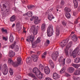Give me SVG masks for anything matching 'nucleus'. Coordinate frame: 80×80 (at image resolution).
<instances>
[{
    "label": "nucleus",
    "instance_id": "e433bc0d",
    "mask_svg": "<svg viewBox=\"0 0 80 80\" xmlns=\"http://www.w3.org/2000/svg\"><path fill=\"white\" fill-rule=\"evenodd\" d=\"M9 72L10 75H13V71L12 69L10 68Z\"/></svg>",
    "mask_w": 80,
    "mask_h": 80
},
{
    "label": "nucleus",
    "instance_id": "cd10ccee",
    "mask_svg": "<svg viewBox=\"0 0 80 80\" xmlns=\"http://www.w3.org/2000/svg\"><path fill=\"white\" fill-rule=\"evenodd\" d=\"M1 30L2 33H6H6H7L8 30L6 29H4V28H2L1 29Z\"/></svg>",
    "mask_w": 80,
    "mask_h": 80
},
{
    "label": "nucleus",
    "instance_id": "c85d7f7f",
    "mask_svg": "<svg viewBox=\"0 0 80 80\" xmlns=\"http://www.w3.org/2000/svg\"><path fill=\"white\" fill-rule=\"evenodd\" d=\"M64 53L66 56H68L69 54H68V49L65 48L64 49Z\"/></svg>",
    "mask_w": 80,
    "mask_h": 80
},
{
    "label": "nucleus",
    "instance_id": "c756f323",
    "mask_svg": "<svg viewBox=\"0 0 80 80\" xmlns=\"http://www.w3.org/2000/svg\"><path fill=\"white\" fill-rule=\"evenodd\" d=\"M65 16L67 18H70L71 17L70 14L69 12H66Z\"/></svg>",
    "mask_w": 80,
    "mask_h": 80
},
{
    "label": "nucleus",
    "instance_id": "ddd939ff",
    "mask_svg": "<svg viewBox=\"0 0 80 80\" xmlns=\"http://www.w3.org/2000/svg\"><path fill=\"white\" fill-rule=\"evenodd\" d=\"M8 55L10 57H13L15 55V53L13 51H10L9 52V54Z\"/></svg>",
    "mask_w": 80,
    "mask_h": 80
},
{
    "label": "nucleus",
    "instance_id": "1a4fd4ad",
    "mask_svg": "<svg viewBox=\"0 0 80 80\" xmlns=\"http://www.w3.org/2000/svg\"><path fill=\"white\" fill-rule=\"evenodd\" d=\"M68 42V40H66L62 41V42L60 43V45L61 47H64L65 46V45Z\"/></svg>",
    "mask_w": 80,
    "mask_h": 80
},
{
    "label": "nucleus",
    "instance_id": "864d4df0",
    "mask_svg": "<svg viewBox=\"0 0 80 80\" xmlns=\"http://www.w3.org/2000/svg\"><path fill=\"white\" fill-rule=\"evenodd\" d=\"M80 18H78L76 19V20H75L74 21V23L75 24H77V23H78V20Z\"/></svg>",
    "mask_w": 80,
    "mask_h": 80
},
{
    "label": "nucleus",
    "instance_id": "49530a36",
    "mask_svg": "<svg viewBox=\"0 0 80 80\" xmlns=\"http://www.w3.org/2000/svg\"><path fill=\"white\" fill-rule=\"evenodd\" d=\"M21 76H18L16 78V80H20Z\"/></svg>",
    "mask_w": 80,
    "mask_h": 80
},
{
    "label": "nucleus",
    "instance_id": "72a5a7b5",
    "mask_svg": "<svg viewBox=\"0 0 80 80\" xmlns=\"http://www.w3.org/2000/svg\"><path fill=\"white\" fill-rule=\"evenodd\" d=\"M39 68L40 70H43L44 68V67L43 65L40 64L39 66Z\"/></svg>",
    "mask_w": 80,
    "mask_h": 80
},
{
    "label": "nucleus",
    "instance_id": "a19ab883",
    "mask_svg": "<svg viewBox=\"0 0 80 80\" xmlns=\"http://www.w3.org/2000/svg\"><path fill=\"white\" fill-rule=\"evenodd\" d=\"M72 66L76 68H78V65L77 64H72Z\"/></svg>",
    "mask_w": 80,
    "mask_h": 80
},
{
    "label": "nucleus",
    "instance_id": "c03bdc74",
    "mask_svg": "<svg viewBox=\"0 0 80 80\" xmlns=\"http://www.w3.org/2000/svg\"><path fill=\"white\" fill-rule=\"evenodd\" d=\"M72 78L74 80H80V78L79 77L76 78L75 76H73L72 77Z\"/></svg>",
    "mask_w": 80,
    "mask_h": 80
},
{
    "label": "nucleus",
    "instance_id": "774afa93",
    "mask_svg": "<svg viewBox=\"0 0 80 80\" xmlns=\"http://www.w3.org/2000/svg\"><path fill=\"white\" fill-rule=\"evenodd\" d=\"M78 10L79 11V12H80V6H79L78 8Z\"/></svg>",
    "mask_w": 80,
    "mask_h": 80
},
{
    "label": "nucleus",
    "instance_id": "b1692460",
    "mask_svg": "<svg viewBox=\"0 0 80 80\" xmlns=\"http://www.w3.org/2000/svg\"><path fill=\"white\" fill-rule=\"evenodd\" d=\"M9 41L10 42H13V37L12 33H10V34L9 37Z\"/></svg>",
    "mask_w": 80,
    "mask_h": 80
},
{
    "label": "nucleus",
    "instance_id": "0e129e2a",
    "mask_svg": "<svg viewBox=\"0 0 80 80\" xmlns=\"http://www.w3.org/2000/svg\"><path fill=\"white\" fill-rule=\"evenodd\" d=\"M46 42V43H47V44H50V40H49L47 39V41Z\"/></svg>",
    "mask_w": 80,
    "mask_h": 80
},
{
    "label": "nucleus",
    "instance_id": "79ce46f5",
    "mask_svg": "<svg viewBox=\"0 0 80 80\" xmlns=\"http://www.w3.org/2000/svg\"><path fill=\"white\" fill-rule=\"evenodd\" d=\"M19 50V47H18V46H16L14 48V50L16 51V52H17V51H18V50Z\"/></svg>",
    "mask_w": 80,
    "mask_h": 80
},
{
    "label": "nucleus",
    "instance_id": "a211bd4d",
    "mask_svg": "<svg viewBox=\"0 0 80 80\" xmlns=\"http://www.w3.org/2000/svg\"><path fill=\"white\" fill-rule=\"evenodd\" d=\"M72 41H70L66 47V48L69 50V49L72 47Z\"/></svg>",
    "mask_w": 80,
    "mask_h": 80
},
{
    "label": "nucleus",
    "instance_id": "412c9836",
    "mask_svg": "<svg viewBox=\"0 0 80 80\" xmlns=\"http://www.w3.org/2000/svg\"><path fill=\"white\" fill-rule=\"evenodd\" d=\"M17 18H16V16L15 15H12L10 18V22H15Z\"/></svg>",
    "mask_w": 80,
    "mask_h": 80
},
{
    "label": "nucleus",
    "instance_id": "4468645a",
    "mask_svg": "<svg viewBox=\"0 0 80 80\" xmlns=\"http://www.w3.org/2000/svg\"><path fill=\"white\" fill-rule=\"evenodd\" d=\"M55 18L53 16V15H52V13L51 12H50L48 14V18L49 20H50V21H51L52 19H53V18Z\"/></svg>",
    "mask_w": 80,
    "mask_h": 80
},
{
    "label": "nucleus",
    "instance_id": "a878e982",
    "mask_svg": "<svg viewBox=\"0 0 80 80\" xmlns=\"http://www.w3.org/2000/svg\"><path fill=\"white\" fill-rule=\"evenodd\" d=\"M79 49H80V47L78 46L73 52H75L76 53H77L79 52Z\"/></svg>",
    "mask_w": 80,
    "mask_h": 80
},
{
    "label": "nucleus",
    "instance_id": "423d86ee",
    "mask_svg": "<svg viewBox=\"0 0 80 80\" xmlns=\"http://www.w3.org/2000/svg\"><path fill=\"white\" fill-rule=\"evenodd\" d=\"M31 29L32 30V33L34 35H37L38 33V30L35 29V26H33L31 27Z\"/></svg>",
    "mask_w": 80,
    "mask_h": 80
},
{
    "label": "nucleus",
    "instance_id": "aec40b11",
    "mask_svg": "<svg viewBox=\"0 0 80 80\" xmlns=\"http://www.w3.org/2000/svg\"><path fill=\"white\" fill-rule=\"evenodd\" d=\"M28 75H29V76H30L32 78H33V79L32 80H37V78L35 76V74L32 73H29L28 74Z\"/></svg>",
    "mask_w": 80,
    "mask_h": 80
},
{
    "label": "nucleus",
    "instance_id": "473e14b6",
    "mask_svg": "<svg viewBox=\"0 0 80 80\" xmlns=\"http://www.w3.org/2000/svg\"><path fill=\"white\" fill-rule=\"evenodd\" d=\"M27 13L28 14V17H32V12L29 11Z\"/></svg>",
    "mask_w": 80,
    "mask_h": 80
},
{
    "label": "nucleus",
    "instance_id": "4be33fe9",
    "mask_svg": "<svg viewBox=\"0 0 80 80\" xmlns=\"http://www.w3.org/2000/svg\"><path fill=\"white\" fill-rule=\"evenodd\" d=\"M74 75H80V68L76 70L74 72Z\"/></svg>",
    "mask_w": 80,
    "mask_h": 80
},
{
    "label": "nucleus",
    "instance_id": "4c0bfd02",
    "mask_svg": "<svg viewBox=\"0 0 80 80\" xmlns=\"http://www.w3.org/2000/svg\"><path fill=\"white\" fill-rule=\"evenodd\" d=\"M15 44H16V42H14V44H12V45L10 46V48H11L12 49H13L15 46Z\"/></svg>",
    "mask_w": 80,
    "mask_h": 80
},
{
    "label": "nucleus",
    "instance_id": "9b49d317",
    "mask_svg": "<svg viewBox=\"0 0 80 80\" xmlns=\"http://www.w3.org/2000/svg\"><path fill=\"white\" fill-rule=\"evenodd\" d=\"M31 57L34 62H37V60H38V55H33L31 56Z\"/></svg>",
    "mask_w": 80,
    "mask_h": 80
},
{
    "label": "nucleus",
    "instance_id": "69168bd1",
    "mask_svg": "<svg viewBox=\"0 0 80 80\" xmlns=\"http://www.w3.org/2000/svg\"><path fill=\"white\" fill-rule=\"evenodd\" d=\"M2 6H3V8L4 9L7 8V6L5 4H3Z\"/></svg>",
    "mask_w": 80,
    "mask_h": 80
},
{
    "label": "nucleus",
    "instance_id": "f3484780",
    "mask_svg": "<svg viewBox=\"0 0 80 80\" xmlns=\"http://www.w3.org/2000/svg\"><path fill=\"white\" fill-rule=\"evenodd\" d=\"M71 39L73 42H77L78 40V38L76 35L74 34L72 36H71Z\"/></svg>",
    "mask_w": 80,
    "mask_h": 80
},
{
    "label": "nucleus",
    "instance_id": "f03ea898",
    "mask_svg": "<svg viewBox=\"0 0 80 80\" xmlns=\"http://www.w3.org/2000/svg\"><path fill=\"white\" fill-rule=\"evenodd\" d=\"M47 32L48 33V36L49 37H51L53 33V27L52 25H50L48 28Z\"/></svg>",
    "mask_w": 80,
    "mask_h": 80
},
{
    "label": "nucleus",
    "instance_id": "39448f33",
    "mask_svg": "<svg viewBox=\"0 0 80 80\" xmlns=\"http://www.w3.org/2000/svg\"><path fill=\"white\" fill-rule=\"evenodd\" d=\"M8 62L9 64L12 65L14 67H17V65L16 64V62H13V60L11 58H9L8 61Z\"/></svg>",
    "mask_w": 80,
    "mask_h": 80
},
{
    "label": "nucleus",
    "instance_id": "6ab92c4d",
    "mask_svg": "<svg viewBox=\"0 0 80 80\" xmlns=\"http://www.w3.org/2000/svg\"><path fill=\"white\" fill-rule=\"evenodd\" d=\"M17 60L18 62H15V63L16 65H17V67H18V65L21 63V61L22 60L21 57H18L17 58Z\"/></svg>",
    "mask_w": 80,
    "mask_h": 80
},
{
    "label": "nucleus",
    "instance_id": "f257e3e1",
    "mask_svg": "<svg viewBox=\"0 0 80 80\" xmlns=\"http://www.w3.org/2000/svg\"><path fill=\"white\" fill-rule=\"evenodd\" d=\"M34 39L35 37H34V36H32V35L27 37L26 39V40L27 42L30 43V42H31L32 44V48H35L34 46H35V45H36L38 43L36 41L35 42H34L33 43V40H34Z\"/></svg>",
    "mask_w": 80,
    "mask_h": 80
},
{
    "label": "nucleus",
    "instance_id": "6e6d98bb",
    "mask_svg": "<svg viewBox=\"0 0 80 80\" xmlns=\"http://www.w3.org/2000/svg\"><path fill=\"white\" fill-rule=\"evenodd\" d=\"M74 8H77L78 7V3L74 4Z\"/></svg>",
    "mask_w": 80,
    "mask_h": 80
},
{
    "label": "nucleus",
    "instance_id": "c9c22d12",
    "mask_svg": "<svg viewBox=\"0 0 80 80\" xmlns=\"http://www.w3.org/2000/svg\"><path fill=\"white\" fill-rule=\"evenodd\" d=\"M40 21L38 20V19H36L34 21V23L35 24L37 25V24H38L40 22Z\"/></svg>",
    "mask_w": 80,
    "mask_h": 80
},
{
    "label": "nucleus",
    "instance_id": "e2e57ef3",
    "mask_svg": "<svg viewBox=\"0 0 80 80\" xmlns=\"http://www.w3.org/2000/svg\"><path fill=\"white\" fill-rule=\"evenodd\" d=\"M49 62L50 65L53 64V61H52L51 60H49Z\"/></svg>",
    "mask_w": 80,
    "mask_h": 80
},
{
    "label": "nucleus",
    "instance_id": "2f4dec72",
    "mask_svg": "<svg viewBox=\"0 0 80 80\" xmlns=\"http://www.w3.org/2000/svg\"><path fill=\"white\" fill-rule=\"evenodd\" d=\"M33 19L35 20H38V17L37 16H33L32 18L30 19L31 21H32L33 20Z\"/></svg>",
    "mask_w": 80,
    "mask_h": 80
},
{
    "label": "nucleus",
    "instance_id": "4d7b16f0",
    "mask_svg": "<svg viewBox=\"0 0 80 80\" xmlns=\"http://www.w3.org/2000/svg\"><path fill=\"white\" fill-rule=\"evenodd\" d=\"M51 67L52 68H54V67H55V66L54 65V63H53V64H50Z\"/></svg>",
    "mask_w": 80,
    "mask_h": 80
},
{
    "label": "nucleus",
    "instance_id": "58836bf2",
    "mask_svg": "<svg viewBox=\"0 0 80 80\" xmlns=\"http://www.w3.org/2000/svg\"><path fill=\"white\" fill-rule=\"evenodd\" d=\"M62 25L64 27H66L67 26V22H65V21H63L62 22Z\"/></svg>",
    "mask_w": 80,
    "mask_h": 80
},
{
    "label": "nucleus",
    "instance_id": "5fc2aeb1",
    "mask_svg": "<svg viewBox=\"0 0 80 80\" xmlns=\"http://www.w3.org/2000/svg\"><path fill=\"white\" fill-rule=\"evenodd\" d=\"M73 2L74 4L78 3V1L77 0H73Z\"/></svg>",
    "mask_w": 80,
    "mask_h": 80
},
{
    "label": "nucleus",
    "instance_id": "393cba45",
    "mask_svg": "<svg viewBox=\"0 0 80 80\" xmlns=\"http://www.w3.org/2000/svg\"><path fill=\"white\" fill-rule=\"evenodd\" d=\"M64 11L66 13H69L71 11V9L68 7H66L64 8Z\"/></svg>",
    "mask_w": 80,
    "mask_h": 80
},
{
    "label": "nucleus",
    "instance_id": "5701e85b",
    "mask_svg": "<svg viewBox=\"0 0 80 80\" xmlns=\"http://www.w3.org/2000/svg\"><path fill=\"white\" fill-rule=\"evenodd\" d=\"M46 25L45 24L42 23L41 25V30L42 32H44L45 30V26Z\"/></svg>",
    "mask_w": 80,
    "mask_h": 80
},
{
    "label": "nucleus",
    "instance_id": "bb28decb",
    "mask_svg": "<svg viewBox=\"0 0 80 80\" xmlns=\"http://www.w3.org/2000/svg\"><path fill=\"white\" fill-rule=\"evenodd\" d=\"M80 62V58L79 57L77 58L74 59V62L76 63H78Z\"/></svg>",
    "mask_w": 80,
    "mask_h": 80
},
{
    "label": "nucleus",
    "instance_id": "2eb2a0df",
    "mask_svg": "<svg viewBox=\"0 0 80 80\" xmlns=\"http://www.w3.org/2000/svg\"><path fill=\"white\" fill-rule=\"evenodd\" d=\"M32 71L35 74H38L40 71V70H39L37 68H33Z\"/></svg>",
    "mask_w": 80,
    "mask_h": 80
},
{
    "label": "nucleus",
    "instance_id": "f704fd0d",
    "mask_svg": "<svg viewBox=\"0 0 80 80\" xmlns=\"http://www.w3.org/2000/svg\"><path fill=\"white\" fill-rule=\"evenodd\" d=\"M56 37H58L60 34V31L58 29H56Z\"/></svg>",
    "mask_w": 80,
    "mask_h": 80
},
{
    "label": "nucleus",
    "instance_id": "3c124183",
    "mask_svg": "<svg viewBox=\"0 0 80 80\" xmlns=\"http://www.w3.org/2000/svg\"><path fill=\"white\" fill-rule=\"evenodd\" d=\"M77 15V11H73V16H75Z\"/></svg>",
    "mask_w": 80,
    "mask_h": 80
},
{
    "label": "nucleus",
    "instance_id": "de8ad7c7",
    "mask_svg": "<svg viewBox=\"0 0 80 80\" xmlns=\"http://www.w3.org/2000/svg\"><path fill=\"white\" fill-rule=\"evenodd\" d=\"M35 6L33 5H31L30 6H28V9H31L32 8H33V7H34Z\"/></svg>",
    "mask_w": 80,
    "mask_h": 80
},
{
    "label": "nucleus",
    "instance_id": "0eeeda50",
    "mask_svg": "<svg viewBox=\"0 0 80 80\" xmlns=\"http://www.w3.org/2000/svg\"><path fill=\"white\" fill-rule=\"evenodd\" d=\"M58 62L59 63H61L62 65H64L65 64V59H63V58L60 57L58 59Z\"/></svg>",
    "mask_w": 80,
    "mask_h": 80
},
{
    "label": "nucleus",
    "instance_id": "6e6552de",
    "mask_svg": "<svg viewBox=\"0 0 80 80\" xmlns=\"http://www.w3.org/2000/svg\"><path fill=\"white\" fill-rule=\"evenodd\" d=\"M52 77L54 80H57L58 78H60V75H59L57 73L55 72L53 74Z\"/></svg>",
    "mask_w": 80,
    "mask_h": 80
},
{
    "label": "nucleus",
    "instance_id": "f8f14e48",
    "mask_svg": "<svg viewBox=\"0 0 80 80\" xmlns=\"http://www.w3.org/2000/svg\"><path fill=\"white\" fill-rule=\"evenodd\" d=\"M43 74L40 71L38 73L36 74V75L38 77V78L41 79L43 78Z\"/></svg>",
    "mask_w": 80,
    "mask_h": 80
},
{
    "label": "nucleus",
    "instance_id": "680f3d73",
    "mask_svg": "<svg viewBox=\"0 0 80 80\" xmlns=\"http://www.w3.org/2000/svg\"><path fill=\"white\" fill-rule=\"evenodd\" d=\"M17 30L19 32V31H20V30H21V28L20 27H18L17 28Z\"/></svg>",
    "mask_w": 80,
    "mask_h": 80
},
{
    "label": "nucleus",
    "instance_id": "603ef678",
    "mask_svg": "<svg viewBox=\"0 0 80 80\" xmlns=\"http://www.w3.org/2000/svg\"><path fill=\"white\" fill-rule=\"evenodd\" d=\"M2 39L3 40L5 41H7V39H8V38L7 37L6 38L5 37H3Z\"/></svg>",
    "mask_w": 80,
    "mask_h": 80
},
{
    "label": "nucleus",
    "instance_id": "338daca9",
    "mask_svg": "<svg viewBox=\"0 0 80 80\" xmlns=\"http://www.w3.org/2000/svg\"><path fill=\"white\" fill-rule=\"evenodd\" d=\"M46 80H52V79L50 78L47 77L46 78Z\"/></svg>",
    "mask_w": 80,
    "mask_h": 80
},
{
    "label": "nucleus",
    "instance_id": "20e7f679",
    "mask_svg": "<svg viewBox=\"0 0 80 80\" xmlns=\"http://www.w3.org/2000/svg\"><path fill=\"white\" fill-rule=\"evenodd\" d=\"M58 56V52H56L53 53L52 55V58L53 60L56 61L57 59V57Z\"/></svg>",
    "mask_w": 80,
    "mask_h": 80
},
{
    "label": "nucleus",
    "instance_id": "13d9d810",
    "mask_svg": "<svg viewBox=\"0 0 80 80\" xmlns=\"http://www.w3.org/2000/svg\"><path fill=\"white\" fill-rule=\"evenodd\" d=\"M65 76H66V77H70L71 75L69 74L68 73H66L65 74Z\"/></svg>",
    "mask_w": 80,
    "mask_h": 80
},
{
    "label": "nucleus",
    "instance_id": "bf43d9fd",
    "mask_svg": "<svg viewBox=\"0 0 80 80\" xmlns=\"http://www.w3.org/2000/svg\"><path fill=\"white\" fill-rule=\"evenodd\" d=\"M16 26H20V22H18L16 24Z\"/></svg>",
    "mask_w": 80,
    "mask_h": 80
},
{
    "label": "nucleus",
    "instance_id": "052dcab7",
    "mask_svg": "<svg viewBox=\"0 0 80 80\" xmlns=\"http://www.w3.org/2000/svg\"><path fill=\"white\" fill-rule=\"evenodd\" d=\"M67 63L68 64L70 63H71V60L69 59L68 60L67 62Z\"/></svg>",
    "mask_w": 80,
    "mask_h": 80
},
{
    "label": "nucleus",
    "instance_id": "7ed1b4c3",
    "mask_svg": "<svg viewBox=\"0 0 80 80\" xmlns=\"http://www.w3.org/2000/svg\"><path fill=\"white\" fill-rule=\"evenodd\" d=\"M2 72L3 75H7L8 73V68H7V64H4Z\"/></svg>",
    "mask_w": 80,
    "mask_h": 80
},
{
    "label": "nucleus",
    "instance_id": "7c9ffc66",
    "mask_svg": "<svg viewBox=\"0 0 80 80\" xmlns=\"http://www.w3.org/2000/svg\"><path fill=\"white\" fill-rule=\"evenodd\" d=\"M32 61V58L30 57H29L27 58L26 62L27 63H30Z\"/></svg>",
    "mask_w": 80,
    "mask_h": 80
},
{
    "label": "nucleus",
    "instance_id": "dca6fc26",
    "mask_svg": "<svg viewBox=\"0 0 80 80\" xmlns=\"http://www.w3.org/2000/svg\"><path fill=\"white\" fill-rule=\"evenodd\" d=\"M44 72L47 75H48L49 73H50V69L48 67H46L44 68Z\"/></svg>",
    "mask_w": 80,
    "mask_h": 80
},
{
    "label": "nucleus",
    "instance_id": "ea45409f",
    "mask_svg": "<svg viewBox=\"0 0 80 80\" xmlns=\"http://www.w3.org/2000/svg\"><path fill=\"white\" fill-rule=\"evenodd\" d=\"M76 53L74 52H72V56L73 58H75L76 57Z\"/></svg>",
    "mask_w": 80,
    "mask_h": 80
},
{
    "label": "nucleus",
    "instance_id": "09e8293b",
    "mask_svg": "<svg viewBox=\"0 0 80 80\" xmlns=\"http://www.w3.org/2000/svg\"><path fill=\"white\" fill-rule=\"evenodd\" d=\"M37 42L38 43H40V38L39 37L38 38L37 40H36Z\"/></svg>",
    "mask_w": 80,
    "mask_h": 80
},
{
    "label": "nucleus",
    "instance_id": "a18cd8bd",
    "mask_svg": "<svg viewBox=\"0 0 80 80\" xmlns=\"http://www.w3.org/2000/svg\"><path fill=\"white\" fill-rule=\"evenodd\" d=\"M65 72V68H62L60 71V73H63Z\"/></svg>",
    "mask_w": 80,
    "mask_h": 80
},
{
    "label": "nucleus",
    "instance_id": "37998d69",
    "mask_svg": "<svg viewBox=\"0 0 80 80\" xmlns=\"http://www.w3.org/2000/svg\"><path fill=\"white\" fill-rule=\"evenodd\" d=\"M60 5L61 6L64 5H65V1L63 0H62L61 2Z\"/></svg>",
    "mask_w": 80,
    "mask_h": 80
},
{
    "label": "nucleus",
    "instance_id": "9d476101",
    "mask_svg": "<svg viewBox=\"0 0 80 80\" xmlns=\"http://www.w3.org/2000/svg\"><path fill=\"white\" fill-rule=\"evenodd\" d=\"M67 71L70 73H72L75 71V68L72 67H69L68 68Z\"/></svg>",
    "mask_w": 80,
    "mask_h": 80
},
{
    "label": "nucleus",
    "instance_id": "8fccbe9b",
    "mask_svg": "<svg viewBox=\"0 0 80 80\" xmlns=\"http://www.w3.org/2000/svg\"><path fill=\"white\" fill-rule=\"evenodd\" d=\"M72 50L71 49H70L69 53L70 57H72Z\"/></svg>",
    "mask_w": 80,
    "mask_h": 80
}]
</instances>
